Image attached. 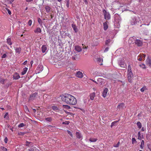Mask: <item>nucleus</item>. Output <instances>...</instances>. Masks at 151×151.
Returning a JSON list of instances; mask_svg holds the SVG:
<instances>
[{
  "label": "nucleus",
  "instance_id": "obj_22",
  "mask_svg": "<svg viewBox=\"0 0 151 151\" xmlns=\"http://www.w3.org/2000/svg\"><path fill=\"white\" fill-rule=\"evenodd\" d=\"M28 68H24L23 69V71L22 72V75H24L27 72Z\"/></svg>",
  "mask_w": 151,
  "mask_h": 151
},
{
  "label": "nucleus",
  "instance_id": "obj_45",
  "mask_svg": "<svg viewBox=\"0 0 151 151\" xmlns=\"http://www.w3.org/2000/svg\"><path fill=\"white\" fill-rule=\"evenodd\" d=\"M139 66L142 68H145V65L144 64H142L139 65Z\"/></svg>",
  "mask_w": 151,
  "mask_h": 151
},
{
  "label": "nucleus",
  "instance_id": "obj_19",
  "mask_svg": "<svg viewBox=\"0 0 151 151\" xmlns=\"http://www.w3.org/2000/svg\"><path fill=\"white\" fill-rule=\"evenodd\" d=\"M47 47L45 45H43L42 47V52L44 53L47 50Z\"/></svg>",
  "mask_w": 151,
  "mask_h": 151
},
{
  "label": "nucleus",
  "instance_id": "obj_23",
  "mask_svg": "<svg viewBox=\"0 0 151 151\" xmlns=\"http://www.w3.org/2000/svg\"><path fill=\"white\" fill-rule=\"evenodd\" d=\"M76 137L79 139H80L81 137V134L78 132H77L76 133Z\"/></svg>",
  "mask_w": 151,
  "mask_h": 151
},
{
  "label": "nucleus",
  "instance_id": "obj_35",
  "mask_svg": "<svg viewBox=\"0 0 151 151\" xmlns=\"http://www.w3.org/2000/svg\"><path fill=\"white\" fill-rule=\"evenodd\" d=\"M137 125L139 129H140L142 127V124L140 122H138L137 123Z\"/></svg>",
  "mask_w": 151,
  "mask_h": 151
},
{
  "label": "nucleus",
  "instance_id": "obj_54",
  "mask_svg": "<svg viewBox=\"0 0 151 151\" xmlns=\"http://www.w3.org/2000/svg\"><path fill=\"white\" fill-rule=\"evenodd\" d=\"M140 55L141 56L142 58H145L146 56V55L145 54H142Z\"/></svg>",
  "mask_w": 151,
  "mask_h": 151
},
{
  "label": "nucleus",
  "instance_id": "obj_41",
  "mask_svg": "<svg viewBox=\"0 0 151 151\" xmlns=\"http://www.w3.org/2000/svg\"><path fill=\"white\" fill-rule=\"evenodd\" d=\"M111 42V40L110 39H108L105 42V44L107 45Z\"/></svg>",
  "mask_w": 151,
  "mask_h": 151
},
{
  "label": "nucleus",
  "instance_id": "obj_44",
  "mask_svg": "<svg viewBox=\"0 0 151 151\" xmlns=\"http://www.w3.org/2000/svg\"><path fill=\"white\" fill-rule=\"evenodd\" d=\"M137 60L139 61H141L142 60V58L140 55L138 56Z\"/></svg>",
  "mask_w": 151,
  "mask_h": 151
},
{
  "label": "nucleus",
  "instance_id": "obj_17",
  "mask_svg": "<svg viewBox=\"0 0 151 151\" xmlns=\"http://www.w3.org/2000/svg\"><path fill=\"white\" fill-rule=\"evenodd\" d=\"M95 96V94L94 92L91 93L90 95V99L91 100H93L94 99Z\"/></svg>",
  "mask_w": 151,
  "mask_h": 151
},
{
  "label": "nucleus",
  "instance_id": "obj_31",
  "mask_svg": "<svg viewBox=\"0 0 151 151\" xmlns=\"http://www.w3.org/2000/svg\"><path fill=\"white\" fill-rule=\"evenodd\" d=\"M133 76H127V78L128 80L131 83L132 82V78Z\"/></svg>",
  "mask_w": 151,
  "mask_h": 151
},
{
  "label": "nucleus",
  "instance_id": "obj_38",
  "mask_svg": "<svg viewBox=\"0 0 151 151\" xmlns=\"http://www.w3.org/2000/svg\"><path fill=\"white\" fill-rule=\"evenodd\" d=\"M12 84V82H9L8 83H7L6 85L5 86L6 87L8 88L9 87V86L11 85Z\"/></svg>",
  "mask_w": 151,
  "mask_h": 151
},
{
  "label": "nucleus",
  "instance_id": "obj_50",
  "mask_svg": "<svg viewBox=\"0 0 151 151\" xmlns=\"http://www.w3.org/2000/svg\"><path fill=\"white\" fill-rule=\"evenodd\" d=\"M1 148L2 149L3 151H7V149L5 147H1Z\"/></svg>",
  "mask_w": 151,
  "mask_h": 151
},
{
  "label": "nucleus",
  "instance_id": "obj_5",
  "mask_svg": "<svg viewBox=\"0 0 151 151\" xmlns=\"http://www.w3.org/2000/svg\"><path fill=\"white\" fill-rule=\"evenodd\" d=\"M136 38L135 37H131L129 38L128 40V42L129 43H134L135 40H136Z\"/></svg>",
  "mask_w": 151,
  "mask_h": 151
},
{
  "label": "nucleus",
  "instance_id": "obj_40",
  "mask_svg": "<svg viewBox=\"0 0 151 151\" xmlns=\"http://www.w3.org/2000/svg\"><path fill=\"white\" fill-rule=\"evenodd\" d=\"M118 122L117 121H115L113 122H112L111 124V127H112L113 126H115V124Z\"/></svg>",
  "mask_w": 151,
  "mask_h": 151
},
{
  "label": "nucleus",
  "instance_id": "obj_29",
  "mask_svg": "<svg viewBox=\"0 0 151 151\" xmlns=\"http://www.w3.org/2000/svg\"><path fill=\"white\" fill-rule=\"evenodd\" d=\"M29 151H39V150L37 149L36 147H34V148L31 149H30L28 150Z\"/></svg>",
  "mask_w": 151,
  "mask_h": 151
},
{
  "label": "nucleus",
  "instance_id": "obj_26",
  "mask_svg": "<svg viewBox=\"0 0 151 151\" xmlns=\"http://www.w3.org/2000/svg\"><path fill=\"white\" fill-rule=\"evenodd\" d=\"M34 32L35 33H40L41 32V30L40 28L37 27L35 30Z\"/></svg>",
  "mask_w": 151,
  "mask_h": 151
},
{
  "label": "nucleus",
  "instance_id": "obj_36",
  "mask_svg": "<svg viewBox=\"0 0 151 151\" xmlns=\"http://www.w3.org/2000/svg\"><path fill=\"white\" fill-rule=\"evenodd\" d=\"M11 40L10 38H8L7 39V42L8 44L10 45H11L12 44V43L11 42Z\"/></svg>",
  "mask_w": 151,
  "mask_h": 151
},
{
  "label": "nucleus",
  "instance_id": "obj_43",
  "mask_svg": "<svg viewBox=\"0 0 151 151\" xmlns=\"http://www.w3.org/2000/svg\"><path fill=\"white\" fill-rule=\"evenodd\" d=\"M69 0H65L66 6L68 8L69 7Z\"/></svg>",
  "mask_w": 151,
  "mask_h": 151
},
{
  "label": "nucleus",
  "instance_id": "obj_21",
  "mask_svg": "<svg viewBox=\"0 0 151 151\" xmlns=\"http://www.w3.org/2000/svg\"><path fill=\"white\" fill-rule=\"evenodd\" d=\"M15 50L16 53L19 54L21 51V48L20 47H17L16 48Z\"/></svg>",
  "mask_w": 151,
  "mask_h": 151
},
{
  "label": "nucleus",
  "instance_id": "obj_46",
  "mask_svg": "<svg viewBox=\"0 0 151 151\" xmlns=\"http://www.w3.org/2000/svg\"><path fill=\"white\" fill-rule=\"evenodd\" d=\"M24 123H22L20 124L18 126V127H23L24 126Z\"/></svg>",
  "mask_w": 151,
  "mask_h": 151
},
{
  "label": "nucleus",
  "instance_id": "obj_14",
  "mask_svg": "<svg viewBox=\"0 0 151 151\" xmlns=\"http://www.w3.org/2000/svg\"><path fill=\"white\" fill-rule=\"evenodd\" d=\"M108 89L107 88H105L104 90L102 93V96L104 98H105L106 96Z\"/></svg>",
  "mask_w": 151,
  "mask_h": 151
},
{
  "label": "nucleus",
  "instance_id": "obj_55",
  "mask_svg": "<svg viewBox=\"0 0 151 151\" xmlns=\"http://www.w3.org/2000/svg\"><path fill=\"white\" fill-rule=\"evenodd\" d=\"M128 71H131V67L130 65H129L128 66Z\"/></svg>",
  "mask_w": 151,
  "mask_h": 151
},
{
  "label": "nucleus",
  "instance_id": "obj_8",
  "mask_svg": "<svg viewBox=\"0 0 151 151\" xmlns=\"http://www.w3.org/2000/svg\"><path fill=\"white\" fill-rule=\"evenodd\" d=\"M137 21L135 17H133L131 20V24L132 25H135L137 23Z\"/></svg>",
  "mask_w": 151,
  "mask_h": 151
},
{
  "label": "nucleus",
  "instance_id": "obj_30",
  "mask_svg": "<svg viewBox=\"0 0 151 151\" xmlns=\"http://www.w3.org/2000/svg\"><path fill=\"white\" fill-rule=\"evenodd\" d=\"M97 140V139L94 138H90L89 139V141L91 142H94L96 141Z\"/></svg>",
  "mask_w": 151,
  "mask_h": 151
},
{
  "label": "nucleus",
  "instance_id": "obj_24",
  "mask_svg": "<svg viewBox=\"0 0 151 151\" xmlns=\"http://www.w3.org/2000/svg\"><path fill=\"white\" fill-rule=\"evenodd\" d=\"M52 109L54 110L55 111L57 112H58V108L55 106H52Z\"/></svg>",
  "mask_w": 151,
  "mask_h": 151
},
{
  "label": "nucleus",
  "instance_id": "obj_28",
  "mask_svg": "<svg viewBox=\"0 0 151 151\" xmlns=\"http://www.w3.org/2000/svg\"><path fill=\"white\" fill-rule=\"evenodd\" d=\"M51 8L49 6H46L45 7V9L47 12H49L50 11Z\"/></svg>",
  "mask_w": 151,
  "mask_h": 151
},
{
  "label": "nucleus",
  "instance_id": "obj_15",
  "mask_svg": "<svg viewBox=\"0 0 151 151\" xmlns=\"http://www.w3.org/2000/svg\"><path fill=\"white\" fill-rule=\"evenodd\" d=\"M119 65L122 68H125L126 66V64L122 60L120 62Z\"/></svg>",
  "mask_w": 151,
  "mask_h": 151
},
{
  "label": "nucleus",
  "instance_id": "obj_16",
  "mask_svg": "<svg viewBox=\"0 0 151 151\" xmlns=\"http://www.w3.org/2000/svg\"><path fill=\"white\" fill-rule=\"evenodd\" d=\"M72 26L75 32H78V29L77 26L73 24H72Z\"/></svg>",
  "mask_w": 151,
  "mask_h": 151
},
{
  "label": "nucleus",
  "instance_id": "obj_9",
  "mask_svg": "<svg viewBox=\"0 0 151 151\" xmlns=\"http://www.w3.org/2000/svg\"><path fill=\"white\" fill-rule=\"evenodd\" d=\"M72 58L73 60H76L77 59L79 58L78 57V56L76 54V53L74 52H72Z\"/></svg>",
  "mask_w": 151,
  "mask_h": 151
},
{
  "label": "nucleus",
  "instance_id": "obj_13",
  "mask_svg": "<svg viewBox=\"0 0 151 151\" xmlns=\"http://www.w3.org/2000/svg\"><path fill=\"white\" fill-rule=\"evenodd\" d=\"M13 78L14 79H18L20 78L19 74L17 73H15L13 75Z\"/></svg>",
  "mask_w": 151,
  "mask_h": 151
},
{
  "label": "nucleus",
  "instance_id": "obj_60",
  "mask_svg": "<svg viewBox=\"0 0 151 151\" xmlns=\"http://www.w3.org/2000/svg\"><path fill=\"white\" fill-rule=\"evenodd\" d=\"M83 48L84 49H86L87 48H88V46H83Z\"/></svg>",
  "mask_w": 151,
  "mask_h": 151
},
{
  "label": "nucleus",
  "instance_id": "obj_48",
  "mask_svg": "<svg viewBox=\"0 0 151 151\" xmlns=\"http://www.w3.org/2000/svg\"><path fill=\"white\" fill-rule=\"evenodd\" d=\"M67 132L71 136V137H73V134H72V132H70V131L67 130Z\"/></svg>",
  "mask_w": 151,
  "mask_h": 151
},
{
  "label": "nucleus",
  "instance_id": "obj_32",
  "mask_svg": "<svg viewBox=\"0 0 151 151\" xmlns=\"http://www.w3.org/2000/svg\"><path fill=\"white\" fill-rule=\"evenodd\" d=\"M38 22L39 24H40V25H42V20L40 18H38Z\"/></svg>",
  "mask_w": 151,
  "mask_h": 151
},
{
  "label": "nucleus",
  "instance_id": "obj_10",
  "mask_svg": "<svg viewBox=\"0 0 151 151\" xmlns=\"http://www.w3.org/2000/svg\"><path fill=\"white\" fill-rule=\"evenodd\" d=\"M74 49L78 52H81L82 50L81 47L78 45L75 46H74Z\"/></svg>",
  "mask_w": 151,
  "mask_h": 151
},
{
  "label": "nucleus",
  "instance_id": "obj_25",
  "mask_svg": "<svg viewBox=\"0 0 151 151\" xmlns=\"http://www.w3.org/2000/svg\"><path fill=\"white\" fill-rule=\"evenodd\" d=\"M104 29L105 30H106L108 28V26L107 24V22H105L103 24Z\"/></svg>",
  "mask_w": 151,
  "mask_h": 151
},
{
  "label": "nucleus",
  "instance_id": "obj_3",
  "mask_svg": "<svg viewBox=\"0 0 151 151\" xmlns=\"http://www.w3.org/2000/svg\"><path fill=\"white\" fill-rule=\"evenodd\" d=\"M103 12L104 14V19L106 20H108L110 18V14L109 12H107L104 9L103 10Z\"/></svg>",
  "mask_w": 151,
  "mask_h": 151
},
{
  "label": "nucleus",
  "instance_id": "obj_62",
  "mask_svg": "<svg viewBox=\"0 0 151 151\" xmlns=\"http://www.w3.org/2000/svg\"><path fill=\"white\" fill-rule=\"evenodd\" d=\"M24 108H25V109L27 111H29V110H28V109L27 107V106H24Z\"/></svg>",
  "mask_w": 151,
  "mask_h": 151
},
{
  "label": "nucleus",
  "instance_id": "obj_39",
  "mask_svg": "<svg viewBox=\"0 0 151 151\" xmlns=\"http://www.w3.org/2000/svg\"><path fill=\"white\" fill-rule=\"evenodd\" d=\"M45 120L48 122H51L52 121V118L51 117H47L45 119Z\"/></svg>",
  "mask_w": 151,
  "mask_h": 151
},
{
  "label": "nucleus",
  "instance_id": "obj_4",
  "mask_svg": "<svg viewBox=\"0 0 151 151\" xmlns=\"http://www.w3.org/2000/svg\"><path fill=\"white\" fill-rule=\"evenodd\" d=\"M134 43L138 46H141L142 45V42L140 40L136 39Z\"/></svg>",
  "mask_w": 151,
  "mask_h": 151
},
{
  "label": "nucleus",
  "instance_id": "obj_51",
  "mask_svg": "<svg viewBox=\"0 0 151 151\" xmlns=\"http://www.w3.org/2000/svg\"><path fill=\"white\" fill-rule=\"evenodd\" d=\"M31 142H28V141H26V146H29V144H30Z\"/></svg>",
  "mask_w": 151,
  "mask_h": 151
},
{
  "label": "nucleus",
  "instance_id": "obj_20",
  "mask_svg": "<svg viewBox=\"0 0 151 151\" xmlns=\"http://www.w3.org/2000/svg\"><path fill=\"white\" fill-rule=\"evenodd\" d=\"M7 79H4L3 78H1V77L0 76V83H1L2 84H5V82L6 81Z\"/></svg>",
  "mask_w": 151,
  "mask_h": 151
},
{
  "label": "nucleus",
  "instance_id": "obj_64",
  "mask_svg": "<svg viewBox=\"0 0 151 151\" xmlns=\"http://www.w3.org/2000/svg\"><path fill=\"white\" fill-rule=\"evenodd\" d=\"M148 148L151 151V145H148Z\"/></svg>",
  "mask_w": 151,
  "mask_h": 151
},
{
  "label": "nucleus",
  "instance_id": "obj_1",
  "mask_svg": "<svg viewBox=\"0 0 151 151\" xmlns=\"http://www.w3.org/2000/svg\"><path fill=\"white\" fill-rule=\"evenodd\" d=\"M62 101L67 104L70 105H74L77 103V100L74 97L68 94H65L60 96Z\"/></svg>",
  "mask_w": 151,
  "mask_h": 151
},
{
  "label": "nucleus",
  "instance_id": "obj_2",
  "mask_svg": "<svg viewBox=\"0 0 151 151\" xmlns=\"http://www.w3.org/2000/svg\"><path fill=\"white\" fill-rule=\"evenodd\" d=\"M36 73V74H38V76L40 77H44L47 74V69L43 70V67L41 66L37 68Z\"/></svg>",
  "mask_w": 151,
  "mask_h": 151
},
{
  "label": "nucleus",
  "instance_id": "obj_57",
  "mask_svg": "<svg viewBox=\"0 0 151 151\" xmlns=\"http://www.w3.org/2000/svg\"><path fill=\"white\" fill-rule=\"evenodd\" d=\"M6 54H4L2 56L1 58H5L6 57Z\"/></svg>",
  "mask_w": 151,
  "mask_h": 151
},
{
  "label": "nucleus",
  "instance_id": "obj_53",
  "mask_svg": "<svg viewBox=\"0 0 151 151\" xmlns=\"http://www.w3.org/2000/svg\"><path fill=\"white\" fill-rule=\"evenodd\" d=\"M138 139H141V137L140 136V133L139 132L138 133Z\"/></svg>",
  "mask_w": 151,
  "mask_h": 151
},
{
  "label": "nucleus",
  "instance_id": "obj_37",
  "mask_svg": "<svg viewBox=\"0 0 151 151\" xmlns=\"http://www.w3.org/2000/svg\"><path fill=\"white\" fill-rule=\"evenodd\" d=\"M147 90V89L146 88V87L144 86L143 87H142L140 89V91L142 92H143L145 90Z\"/></svg>",
  "mask_w": 151,
  "mask_h": 151
},
{
  "label": "nucleus",
  "instance_id": "obj_63",
  "mask_svg": "<svg viewBox=\"0 0 151 151\" xmlns=\"http://www.w3.org/2000/svg\"><path fill=\"white\" fill-rule=\"evenodd\" d=\"M98 61L101 62V61H102L103 60H102V59H101V58H98Z\"/></svg>",
  "mask_w": 151,
  "mask_h": 151
},
{
  "label": "nucleus",
  "instance_id": "obj_6",
  "mask_svg": "<svg viewBox=\"0 0 151 151\" xmlns=\"http://www.w3.org/2000/svg\"><path fill=\"white\" fill-rule=\"evenodd\" d=\"M37 94L36 93L32 94L30 96L29 100H33L36 97Z\"/></svg>",
  "mask_w": 151,
  "mask_h": 151
},
{
  "label": "nucleus",
  "instance_id": "obj_52",
  "mask_svg": "<svg viewBox=\"0 0 151 151\" xmlns=\"http://www.w3.org/2000/svg\"><path fill=\"white\" fill-rule=\"evenodd\" d=\"M69 122H68V121H65V122H63V124H67V125H68L69 124Z\"/></svg>",
  "mask_w": 151,
  "mask_h": 151
},
{
  "label": "nucleus",
  "instance_id": "obj_11",
  "mask_svg": "<svg viewBox=\"0 0 151 151\" xmlns=\"http://www.w3.org/2000/svg\"><path fill=\"white\" fill-rule=\"evenodd\" d=\"M146 64L147 65H149L151 68V59L148 57L146 60Z\"/></svg>",
  "mask_w": 151,
  "mask_h": 151
},
{
  "label": "nucleus",
  "instance_id": "obj_42",
  "mask_svg": "<svg viewBox=\"0 0 151 151\" xmlns=\"http://www.w3.org/2000/svg\"><path fill=\"white\" fill-rule=\"evenodd\" d=\"M137 142L136 141L134 138H133L132 139V144H134L135 143H136Z\"/></svg>",
  "mask_w": 151,
  "mask_h": 151
},
{
  "label": "nucleus",
  "instance_id": "obj_56",
  "mask_svg": "<svg viewBox=\"0 0 151 151\" xmlns=\"http://www.w3.org/2000/svg\"><path fill=\"white\" fill-rule=\"evenodd\" d=\"M6 10H7V12H8V13L9 14V15H10L11 14V12L10 11V10L8 9H6Z\"/></svg>",
  "mask_w": 151,
  "mask_h": 151
},
{
  "label": "nucleus",
  "instance_id": "obj_18",
  "mask_svg": "<svg viewBox=\"0 0 151 151\" xmlns=\"http://www.w3.org/2000/svg\"><path fill=\"white\" fill-rule=\"evenodd\" d=\"M124 103H122L117 106V108L119 109H123L124 107Z\"/></svg>",
  "mask_w": 151,
  "mask_h": 151
},
{
  "label": "nucleus",
  "instance_id": "obj_34",
  "mask_svg": "<svg viewBox=\"0 0 151 151\" xmlns=\"http://www.w3.org/2000/svg\"><path fill=\"white\" fill-rule=\"evenodd\" d=\"M128 76H133V73L132 71H128Z\"/></svg>",
  "mask_w": 151,
  "mask_h": 151
},
{
  "label": "nucleus",
  "instance_id": "obj_33",
  "mask_svg": "<svg viewBox=\"0 0 151 151\" xmlns=\"http://www.w3.org/2000/svg\"><path fill=\"white\" fill-rule=\"evenodd\" d=\"M63 108L66 109H69L70 108V107L69 106H68L67 105H63Z\"/></svg>",
  "mask_w": 151,
  "mask_h": 151
},
{
  "label": "nucleus",
  "instance_id": "obj_27",
  "mask_svg": "<svg viewBox=\"0 0 151 151\" xmlns=\"http://www.w3.org/2000/svg\"><path fill=\"white\" fill-rule=\"evenodd\" d=\"M144 145V141L143 140H142L141 141V144L140 145V147L141 149H143Z\"/></svg>",
  "mask_w": 151,
  "mask_h": 151
},
{
  "label": "nucleus",
  "instance_id": "obj_58",
  "mask_svg": "<svg viewBox=\"0 0 151 151\" xmlns=\"http://www.w3.org/2000/svg\"><path fill=\"white\" fill-rule=\"evenodd\" d=\"M8 139L6 137L4 139V141L5 143H7V142Z\"/></svg>",
  "mask_w": 151,
  "mask_h": 151
},
{
  "label": "nucleus",
  "instance_id": "obj_49",
  "mask_svg": "<svg viewBox=\"0 0 151 151\" xmlns=\"http://www.w3.org/2000/svg\"><path fill=\"white\" fill-rule=\"evenodd\" d=\"M119 144H120V142H119L116 144L114 145V147H118L119 146Z\"/></svg>",
  "mask_w": 151,
  "mask_h": 151
},
{
  "label": "nucleus",
  "instance_id": "obj_7",
  "mask_svg": "<svg viewBox=\"0 0 151 151\" xmlns=\"http://www.w3.org/2000/svg\"><path fill=\"white\" fill-rule=\"evenodd\" d=\"M76 76L79 78H81L83 77V75L81 72L78 71L76 73Z\"/></svg>",
  "mask_w": 151,
  "mask_h": 151
},
{
  "label": "nucleus",
  "instance_id": "obj_59",
  "mask_svg": "<svg viewBox=\"0 0 151 151\" xmlns=\"http://www.w3.org/2000/svg\"><path fill=\"white\" fill-rule=\"evenodd\" d=\"M109 48L108 47H106L104 50V52H106L107 51L109 50Z\"/></svg>",
  "mask_w": 151,
  "mask_h": 151
},
{
  "label": "nucleus",
  "instance_id": "obj_12",
  "mask_svg": "<svg viewBox=\"0 0 151 151\" xmlns=\"http://www.w3.org/2000/svg\"><path fill=\"white\" fill-rule=\"evenodd\" d=\"M104 79L102 78H99L97 80V84H99V85H102L103 83H104Z\"/></svg>",
  "mask_w": 151,
  "mask_h": 151
},
{
  "label": "nucleus",
  "instance_id": "obj_47",
  "mask_svg": "<svg viewBox=\"0 0 151 151\" xmlns=\"http://www.w3.org/2000/svg\"><path fill=\"white\" fill-rule=\"evenodd\" d=\"M32 24V21L31 20H29L28 22V24L29 26H30Z\"/></svg>",
  "mask_w": 151,
  "mask_h": 151
},
{
  "label": "nucleus",
  "instance_id": "obj_61",
  "mask_svg": "<svg viewBox=\"0 0 151 151\" xmlns=\"http://www.w3.org/2000/svg\"><path fill=\"white\" fill-rule=\"evenodd\" d=\"M8 113L7 112L6 113L5 115H4V118H6V116H8Z\"/></svg>",
  "mask_w": 151,
  "mask_h": 151
}]
</instances>
